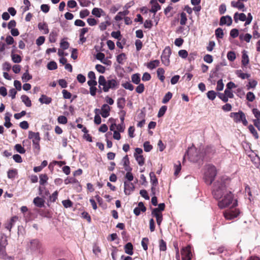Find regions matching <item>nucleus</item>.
<instances>
[{
	"label": "nucleus",
	"instance_id": "obj_1",
	"mask_svg": "<svg viewBox=\"0 0 260 260\" xmlns=\"http://www.w3.org/2000/svg\"><path fill=\"white\" fill-rule=\"evenodd\" d=\"M98 82L100 88L99 92L100 93L102 92V90L105 92H108L110 89H116L118 86V83L116 80L112 79L106 80L105 77L103 75L100 76Z\"/></svg>",
	"mask_w": 260,
	"mask_h": 260
},
{
	"label": "nucleus",
	"instance_id": "obj_2",
	"mask_svg": "<svg viewBox=\"0 0 260 260\" xmlns=\"http://www.w3.org/2000/svg\"><path fill=\"white\" fill-rule=\"evenodd\" d=\"M228 191L225 182L222 180H217L214 183L212 194L216 200H219Z\"/></svg>",
	"mask_w": 260,
	"mask_h": 260
},
{
	"label": "nucleus",
	"instance_id": "obj_3",
	"mask_svg": "<svg viewBox=\"0 0 260 260\" xmlns=\"http://www.w3.org/2000/svg\"><path fill=\"white\" fill-rule=\"evenodd\" d=\"M220 200L218 201V206L221 209L224 208L231 204H232V207L237 205V200L234 201L233 194L231 191L227 192Z\"/></svg>",
	"mask_w": 260,
	"mask_h": 260
},
{
	"label": "nucleus",
	"instance_id": "obj_4",
	"mask_svg": "<svg viewBox=\"0 0 260 260\" xmlns=\"http://www.w3.org/2000/svg\"><path fill=\"white\" fill-rule=\"evenodd\" d=\"M216 168L211 165H206L205 167L204 180L207 184L211 185L216 176Z\"/></svg>",
	"mask_w": 260,
	"mask_h": 260
},
{
	"label": "nucleus",
	"instance_id": "obj_5",
	"mask_svg": "<svg viewBox=\"0 0 260 260\" xmlns=\"http://www.w3.org/2000/svg\"><path fill=\"white\" fill-rule=\"evenodd\" d=\"M230 117L233 118L236 123L242 122L245 126L248 125V121L246 118L245 113L242 111H239L238 112H232L230 114Z\"/></svg>",
	"mask_w": 260,
	"mask_h": 260
},
{
	"label": "nucleus",
	"instance_id": "obj_6",
	"mask_svg": "<svg viewBox=\"0 0 260 260\" xmlns=\"http://www.w3.org/2000/svg\"><path fill=\"white\" fill-rule=\"evenodd\" d=\"M28 138L32 139L34 148L39 151L40 150V141L41 140L39 133L29 131L28 132Z\"/></svg>",
	"mask_w": 260,
	"mask_h": 260
},
{
	"label": "nucleus",
	"instance_id": "obj_7",
	"mask_svg": "<svg viewBox=\"0 0 260 260\" xmlns=\"http://www.w3.org/2000/svg\"><path fill=\"white\" fill-rule=\"evenodd\" d=\"M186 156H187L190 161L193 162L198 161L199 158L198 152L194 146H192L188 148V150L186 151L185 154L184 155L183 158L184 159H185V157H186Z\"/></svg>",
	"mask_w": 260,
	"mask_h": 260
},
{
	"label": "nucleus",
	"instance_id": "obj_8",
	"mask_svg": "<svg viewBox=\"0 0 260 260\" xmlns=\"http://www.w3.org/2000/svg\"><path fill=\"white\" fill-rule=\"evenodd\" d=\"M192 247L190 245L183 247L181 251L182 260H191L192 256Z\"/></svg>",
	"mask_w": 260,
	"mask_h": 260
},
{
	"label": "nucleus",
	"instance_id": "obj_9",
	"mask_svg": "<svg viewBox=\"0 0 260 260\" xmlns=\"http://www.w3.org/2000/svg\"><path fill=\"white\" fill-rule=\"evenodd\" d=\"M171 54V50L170 48L166 47L161 55V60L164 65L168 66L170 64V56Z\"/></svg>",
	"mask_w": 260,
	"mask_h": 260
},
{
	"label": "nucleus",
	"instance_id": "obj_10",
	"mask_svg": "<svg viewBox=\"0 0 260 260\" xmlns=\"http://www.w3.org/2000/svg\"><path fill=\"white\" fill-rule=\"evenodd\" d=\"M240 214V211L237 209H231L224 213V217L228 220L233 219L237 217Z\"/></svg>",
	"mask_w": 260,
	"mask_h": 260
},
{
	"label": "nucleus",
	"instance_id": "obj_11",
	"mask_svg": "<svg viewBox=\"0 0 260 260\" xmlns=\"http://www.w3.org/2000/svg\"><path fill=\"white\" fill-rule=\"evenodd\" d=\"M217 246V245H212V247H211L208 250L209 253L212 254H217L222 253L224 250L223 247H218Z\"/></svg>",
	"mask_w": 260,
	"mask_h": 260
},
{
	"label": "nucleus",
	"instance_id": "obj_12",
	"mask_svg": "<svg viewBox=\"0 0 260 260\" xmlns=\"http://www.w3.org/2000/svg\"><path fill=\"white\" fill-rule=\"evenodd\" d=\"M124 192L126 195L130 194L131 192L134 190L135 186L133 183L124 181Z\"/></svg>",
	"mask_w": 260,
	"mask_h": 260
},
{
	"label": "nucleus",
	"instance_id": "obj_13",
	"mask_svg": "<svg viewBox=\"0 0 260 260\" xmlns=\"http://www.w3.org/2000/svg\"><path fill=\"white\" fill-rule=\"evenodd\" d=\"M232 23V19L231 16L229 15H226L225 16H222L220 18L219 25H227L228 26H230Z\"/></svg>",
	"mask_w": 260,
	"mask_h": 260
},
{
	"label": "nucleus",
	"instance_id": "obj_14",
	"mask_svg": "<svg viewBox=\"0 0 260 260\" xmlns=\"http://www.w3.org/2000/svg\"><path fill=\"white\" fill-rule=\"evenodd\" d=\"M122 164L125 171H132V168L129 166L130 162L127 155H126L123 157L122 159Z\"/></svg>",
	"mask_w": 260,
	"mask_h": 260
},
{
	"label": "nucleus",
	"instance_id": "obj_15",
	"mask_svg": "<svg viewBox=\"0 0 260 260\" xmlns=\"http://www.w3.org/2000/svg\"><path fill=\"white\" fill-rule=\"evenodd\" d=\"M150 3L152 5L150 12L155 14L156 12L161 8L160 6L158 4L156 0H151Z\"/></svg>",
	"mask_w": 260,
	"mask_h": 260
},
{
	"label": "nucleus",
	"instance_id": "obj_16",
	"mask_svg": "<svg viewBox=\"0 0 260 260\" xmlns=\"http://www.w3.org/2000/svg\"><path fill=\"white\" fill-rule=\"evenodd\" d=\"M102 112L101 113L103 117L106 118L109 116L110 111V107L107 104H104L102 107Z\"/></svg>",
	"mask_w": 260,
	"mask_h": 260
},
{
	"label": "nucleus",
	"instance_id": "obj_17",
	"mask_svg": "<svg viewBox=\"0 0 260 260\" xmlns=\"http://www.w3.org/2000/svg\"><path fill=\"white\" fill-rule=\"evenodd\" d=\"M234 19L235 22H237L238 20L245 21L246 20V16L244 13H238L236 12L234 15Z\"/></svg>",
	"mask_w": 260,
	"mask_h": 260
},
{
	"label": "nucleus",
	"instance_id": "obj_18",
	"mask_svg": "<svg viewBox=\"0 0 260 260\" xmlns=\"http://www.w3.org/2000/svg\"><path fill=\"white\" fill-rule=\"evenodd\" d=\"M231 6L234 8H236L240 10H242V11H245V6L244 4L240 1L235 2L232 1L231 2Z\"/></svg>",
	"mask_w": 260,
	"mask_h": 260
},
{
	"label": "nucleus",
	"instance_id": "obj_19",
	"mask_svg": "<svg viewBox=\"0 0 260 260\" xmlns=\"http://www.w3.org/2000/svg\"><path fill=\"white\" fill-rule=\"evenodd\" d=\"M91 13L93 15L95 16L96 17H100L102 15H104L105 12L101 8H94L91 12Z\"/></svg>",
	"mask_w": 260,
	"mask_h": 260
},
{
	"label": "nucleus",
	"instance_id": "obj_20",
	"mask_svg": "<svg viewBox=\"0 0 260 260\" xmlns=\"http://www.w3.org/2000/svg\"><path fill=\"white\" fill-rule=\"evenodd\" d=\"M225 64L221 63L216 66L215 69L212 70L210 73L209 78H213L217 76V73L219 71L221 66H225Z\"/></svg>",
	"mask_w": 260,
	"mask_h": 260
},
{
	"label": "nucleus",
	"instance_id": "obj_21",
	"mask_svg": "<svg viewBox=\"0 0 260 260\" xmlns=\"http://www.w3.org/2000/svg\"><path fill=\"white\" fill-rule=\"evenodd\" d=\"M39 101L42 104H49L52 102V99L46 95L42 94Z\"/></svg>",
	"mask_w": 260,
	"mask_h": 260
},
{
	"label": "nucleus",
	"instance_id": "obj_22",
	"mask_svg": "<svg viewBox=\"0 0 260 260\" xmlns=\"http://www.w3.org/2000/svg\"><path fill=\"white\" fill-rule=\"evenodd\" d=\"M33 203L36 206L42 207L44 206L45 201L43 199L37 197L34 199Z\"/></svg>",
	"mask_w": 260,
	"mask_h": 260
},
{
	"label": "nucleus",
	"instance_id": "obj_23",
	"mask_svg": "<svg viewBox=\"0 0 260 260\" xmlns=\"http://www.w3.org/2000/svg\"><path fill=\"white\" fill-rule=\"evenodd\" d=\"M129 13V11L128 10H125L122 12H119L115 17V20L116 21H120L123 19V17L128 15Z\"/></svg>",
	"mask_w": 260,
	"mask_h": 260
},
{
	"label": "nucleus",
	"instance_id": "obj_24",
	"mask_svg": "<svg viewBox=\"0 0 260 260\" xmlns=\"http://www.w3.org/2000/svg\"><path fill=\"white\" fill-rule=\"evenodd\" d=\"M249 62V57L247 52L244 50L242 52V64L244 66H246Z\"/></svg>",
	"mask_w": 260,
	"mask_h": 260
},
{
	"label": "nucleus",
	"instance_id": "obj_25",
	"mask_svg": "<svg viewBox=\"0 0 260 260\" xmlns=\"http://www.w3.org/2000/svg\"><path fill=\"white\" fill-rule=\"evenodd\" d=\"M38 28L40 30H43L44 34H47L49 33V29L47 24L45 23L40 22L38 24Z\"/></svg>",
	"mask_w": 260,
	"mask_h": 260
},
{
	"label": "nucleus",
	"instance_id": "obj_26",
	"mask_svg": "<svg viewBox=\"0 0 260 260\" xmlns=\"http://www.w3.org/2000/svg\"><path fill=\"white\" fill-rule=\"evenodd\" d=\"M22 102L26 107H30L31 106V102L28 96L26 95H22L21 97Z\"/></svg>",
	"mask_w": 260,
	"mask_h": 260
},
{
	"label": "nucleus",
	"instance_id": "obj_27",
	"mask_svg": "<svg viewBox=\"0 0 260 260\" xmlns=\"http://www.w3.org/2000/svg\"><path fill=\"white\" fill-rule=\"evenodd\" d=\"M165 70L161 68H159L157 70V75L159 79L161 81L164 82L165 80L164 76Z\"/></svg>",
	"mask_w": 260,
	"mask_h": 260
},
{
	"label": "nucleus",
	"instance_id": "obj_28",
	"mask_svg": "<svg viewBox=\"0 0 260 260\" xmlns=\"http://www.w3.org/2000/svg\"><path fill=\"white\" fill-rule=\"evenodd\" d=\"M236 74L239 78H241L242 79H245L246 78H249L250 77V75L247 73H244L242 72L241 70H237L236 71Z\"/></svg>",
	"mask_w": 260,
	"mask_h": 260
},
{
	"label": "nucleus",
	"instance_id": "obj_29",
	"mask_svg": "<svg viewBox=\"0 0 260 260\" xmlns=\"http://www.w3.org/2000/svg\"><path fill=\"white\" fill-rule=\"evenodd\" d=\"M159 65V61L158 60H154L149 62L147 64V67L152 70Z\"/></svg>",
	"mask_w": 260,
	"mask_h": 260
},
{
	"label": "nucleus",
	"instance_id": "obj_30",
	"mask_svg": "<svg viewBox=\"0 0 260 260\" xmlns=\"http://www.w3.org/2000/svg\"><path fill=\"white\" fill-rule=\"evenodd\" d=\"M150 177V182L152 185L157 186L158 184L157 179L153 172H150L149 174Z\"/></svg>",
	"mask_w": 260,
	"mask_h": 260
},
{
	"label": "nucleus",
	"instance_id": "obj_31",
	"mask_svg": "<svg viewBox=\"0 0 260 260\" xmlns=\"http://www.w3.org/2000/svg\"><path fill=\"white\" fill-rule=\"evenodd\" d=\"M140 75L138 73L133 74L132 76V81L135 84H139L140 82Z\"/></svg>",
	"mask_w": 260,
	"mask_h": 260
},
{
	"label": "nucleus",
	"instance_id": "obj_32",
	"mask_svg": "<svg viewBox=\"0 0 260 260\" xmlns=\"http://www.w3.org/2000/svg\"><path fill=\"white\" fill-rule=\"evenodd\" d=\"M134 156L136 158V160L138 162L139 166H142L144 164V158L142 155H136V154H134Z\"/></svg>",
	"mask_w": 260,
	"mask_h": 260
},
{
	"label": "nucleus",
	"instance_id": "obj_33",
	"mask_svg": "<svg viewBox=\"0 0 260 260\" xmlns=\"http://www.w3.org/2000/svg\"><path fill=\"white\" fill-rule=\"evenodd\" d=\"M8 177L9 179H13L17 175V171L16 169H11L8 171Z\"/></svg>",
	"mask_w": 260,
	"mask_h": 260
},
{
	"label": "nucleus",
	"instance_id": "obj_34",
	"mask_svg": "<svg viewBox=\"0 0 260 260\" xmlns=\"http://www.w3.org/2000/svg\"><path fill=\"white\" fill-rule=\"evenodd\" d=\"M126 59V55L122 53L117 56L116 60L119 64H123L124 61Z\"/></svg>",
	"mask_w": 260,
	"mask_h": 260
},
{
	"label": "nucleus",
	"instance_id": "obj_35",
	"mask_svg": "<svg viewBox=\"0 0 260 260\" xmlns=\"http://www.w3.org/2000/svg\"><path fill=\"white\" fill-rule=\"evenodd\" d=\"M11 57L14 63H19L22 60V58L19 55L14 54L13 52L11 53Z\"/></svg>",
	"mask_w": 260,
	"mask_h": 260
},
{
	"label": "nucleus",
	"instance_id": "obj_36",
	"mask_svg": "<svg viewBox=\"0 0 260 260\" xmlns=\"http://www.w3.org/2000/svg\"><path fill=\"white\" fill-rule=\"evenodd\" d=\"M252 38V36L249 34H246L245 35H240L239 38L241 40H244L247 43H249Z\"/></svg>",
	"mask_w": 260,
	"mask_h": 260
},
{
	"label": "nucleus",
	"instance_id": "obj_37",
	"mask_svg": "<svg viewBox=\"0 0 260 260\" xmlns=\"http://www.w3.org/2000/svg\"><path fill=\"white\" fill-rule=\"evenodd\" d=\"M249 131L250 132V133L253 135V136L254 137V138L256 139H258V135L256 132V131L255 130V128L254 127V126L252 125V124H250L248 127Z\"/></svg>",
	"mask_w": 260,
	"mask_h": 260
},
{
	"label": "nucleus",
	"instance_id": "obj_38",
	"mask_svg": "<svg viewBox=\"0 0 260 260\" xmlns=\"http://www.w3.org/2000/svg\"><path fill=\"white\" fill-rule=\"evenodd\" d=\"M133 245H125L124 251L125 252L129 255L133 254Z\"/></svg>",
	"mask_w": 260,
	"mask_h": 260
},
{
	"label": "nucleus",
	"instance_id": "obj_39",
	"mask_svg": "<svg viewBox=\"0 0 260 260\" xmlns=\"http://www.w3.org/2000/svg\"><path fill=\"white\" fill-rule=\"evenodd\" d=\"M187 17L186 15L184 12H182L180 14V24L181 25H185L187 22Z\"/></svg>",
	"mask_w": 260,
	"mask_h": 260
},
{
	"label": "nucleus",
	"instance_id": "obj_40",
	"mask_svg": "<svg viewBox=\"0 0 260 260\" xmlns=\"http://www.w3.org/2000/svg\"><path fill=\"white\" fill-rule=\"evenodd\" d=\"M32 76L29 74L28 70H26L22 76V80L23 82H26L30 80Z\"/></svg>",
	"mask_w": 260,
	"mask_h": 260
},
{
	"label": "nucleus",
	"instance_id": "obj_41",
	"mask_svg": "<svg viewBox=\"0 0 260 260\" xmlns=\"http://www.w3.org/2000/svg\"><path fill=\"white\" fill-rule=\"evenodd\" d=\"M172 97V93L170 91L168 92L164 96V97L162 100V103L163 104L167 103L171 100Z\"/></svg>",
	"mask_w": 260,
	"mask_h": 260
},
{
	"label": "nucleus",
	"instance_id": "obj_42",
	"mask_svg": "<svg viewBox=\"0 0 260 260\" xmlns=\"http://www.w3.org/2000/svg\"><path fill=\"white\" fill-rule=\"evenodd\" d=\"M122 86L126 89L132 91L134 89V86L129 82H126L121 84Z\"/></svg>",
	"mask_w": 260,
	"mask_h": 260
},
{
	"label": "nucleus",
	"instance_id": "obj_43",
	"mask_svg": "<svg viewBox=\"0 0 260 260\" xmlns=\"http://www.w3.org/2000/svg\"><path fill=\"white\" fill-rule=\"evenodd\" d=\"M48 176L46 174H41L40 176V184L41 185H44L48 180Z\"/></svg>",
	"mask_w": 260,
	"mask_h": 260
},
{
	"label": "nucleus",
	"instance_id": "obj_44",
	"mask_svg": "<svg viewBox=\"0 0 260 260\" xmlns=\"http://www.w3.org/2000/svg\"><path fill=\"white\" fill-rule=\"evenodd\" d=\"M47 68L49 70H54L57 68V63L54 61H50L47 64Z\"/></svg>",
	"mask_w": 260,
	"mask_h": 260
},
{
	"label": "nucleus",
	"instance_id": "obj_45",
	"mask_svg": "<svg viewBox=\"0 0 260 260\" xmlns=\"http://www.w3.org/2000/svg\"><path fill=\"white\" fill-rule=\"evenodd\" d=\"M215 36L216 38L222 39L223 37L224 34L222 28L219 27L215 30Z\"/></svg>",
	"mask_w": 260,
	"mask_h": 260
},
{
	"label": "nucleus",
	"instance_id": "obj_46",
	"mask_svg": "<svg viewBox=\"0 0 260 260\" xmlns=\"http://www.w3.org/2000/svg\"><path fill=\"white\" fill-rule=\"evenodd\" d=\"M227 58L231 61L235 60L236 58L235 52L232 51H229L227 54Z\"/></svg>",
	"mask_w": 260,
	"mask_h": 260
},
{
	"label": "nucleus",
	"instance_id": "obj_47",
	"mask_svg": "<svg viewBox=\"0 0 260 260\" xmlns=\"http://www.w3.org/2000/svg\"><path fill=\"white\" fill-rule=\"evenodd\" d=\"M15 150L21 154H23L25 152V149L21 145V144H17L15 146Z\"/></svg>",
	"mask_w": 260,
	"mask_h": 260
},
{
	"label": "nucleus",
	"instance_id": "obj_48",
	"mask_svg": "<svg viewBox=\"0 0 260 260\" xmlns=\"http://www.w3.org/2000/svg\"><path fill=\"white\" fill-rule=\"evenodd\" d=\"M6 256V248L4 245H0V257L5 258Z\"/></svg>",
	"mask_w": 260,
	"mask_h": 260
},
{
	"label": "nucleus",
	"instance_id": "obj_49",
	"mask_svg": "<svg viewBox=\"0 0 260 260\" xmlns=\"http://www.w3.org/2000/svg\"><path fill=\"white\" fill-rule=\"evenodd\" d=\"M207 95L209 99L213 101L216 98V93L214 90H210L207 93Z\"/></svg>",
	"mask_w": 260,
	"mask_h": 260
},
{
	"label": "nucleus",
	"instance_id": "obj_50",
	"mask_svg": "<svg viewBox=\"0 0 260 260\" xmlns=\"http://www.w3.org/2000/svg\"><path fill=\"white\" fill-rule=\"evenodd\" d=\"M144 151L146 152H149L152 149V146L150 144L148 141L144 143L143 144Z\"/></svg>",
	"mask_w": 260,
	"mask_h": 260
},
{
	"label": "nucleus",
	"instance_id": "obj_51",
	"mask_svg": "<svg viewBox=\"0 0 260 260\" xmlns=\"http://www.w3.org/2000/svg\"><path fill=\"white\" fill-rule=\"evenodd\" d=\"M57 33L55 31H52L49 35V41L51 43H54L56 40Z\"/></svg>",
	"mask_w": 260,
	"mask_h": 260
},
{
	"label": "nucleus",
	"instance_id": "obj_52",
	"mask_svg": "<svg viewBox=\"0 0 260 260\" xmlns=\"http://www.w3.org/2000/svg\"><path fill=\"white\" fill-rule=\"evenodd\" d=\"M5 122L4 123V126L7 128H9L12 125V123L10 122L11 119L9 116L6 115L5 117Z\"/></svg>",
	"mask_w": 260,
	"mask_h": 260
},
{
	"label": "nucleus",
	"instance_id": "obj_53",
	"mask_svg": "<svg viewBox=\"0 0 260 260\" xmlns=\"http://www.w3.org/2000/svg\"><path fill=\"white\" fill-rule=\"evenodd\" d=\"M62 204L63 206L66 208L71 207L73 206V203L70 200H63L62 201Z\"/></svg>",
	"mask_w": 260,
	"mask_h": 260
},
{
	"label": "nucleus",
	"instance_id": "obj_54",
	"mask_svg": "<svg viewBox=\"0 0 260 260\" xmlns=\"http://www.w3.org/2000/svg\"><path fill=\"white\" fill-rule=\"evenodd\" d=\"M167 109V106H162L159 109V110L158 114H157V117H160L162 116L165 114V112H166Z\"/></svg>",
	"mask_w": 260,
	"mask_h": 260
},
{
	"label": "nucleus",
	"instance_id": "obj_55",
	"mask_svg": "<svg viewBox=\"0 0 260 260\" xmlns=\"http://www.w3.org/2000/svg\"><path fill=\"white\" fill-rule=\"evenodd\" d=\"M255 98V95L252 92H248L246 94V99L249 102H253Z\"/></svg>",
	"mask_w": 260,
	"mask_h": 260
},
{
	"label": "nucleus",
	"instance_id": "obj_56",
	"mask_svg": "<svg viewBox=\"0 0 260 260\" xmlns=\"http://www.w3.org/2000/svg\"><path fill=\"white\" fill-rule=\"evenodd\" d=\"M224 84L222 79L219 80L217 82V86L216 89L217 91H221L223 90Z\"/></svg>",
	"mask_w": 260,
	"mask_h": 260
},
{
	"label": "nucleus",
	"instance_id": "obj_57",
	"mask_svg": "<svg viewBox=\"0 0 260 260\" xmlns=\"http://www.w3.org/2000/svg\"><path fill=\"white\" fill-rule=\"evenodd\" d=\"M17 219V217H16V216L13 217L11 219L10 222L6 226V228L10 231L13 225V223L16 221Z\"/></svg>",
	"mask_w": 260,
	"mask_h": 260
},
{
	"label": "nucleus",
	"instance_id": "obj_58",
	"mask_svg": "<svg viewBox=\"0 0 260 260\" xmlns=\"http://www.w3.org/2000/svg\"><path fill=\"white\" fill-rule=\"evenodd\" d=\"M110 23L108 21L103 22H102L100 23V24L99 25V28L101 29V30L103 31V30H106L107 28V25H110Z\"/></svg>",
	"mask_w": 260,
	"mask_h": 260
},
{
	"label": "nucleus",
	"instance_id": "obj_59",
	"mask_svg": "<svg viewBox=\"0 0 260 260\" xmlns=\"http://www.w3.org/2000/svg\"><path fill=\"white\" fill-rule=\"evenodd\" d=\"M89 15V11L87 9L82 10L80 12V17L81 18H84Z\"/></svg>",
	"mask_w": 260,
	"mask_h": 260
},
{
	"label": "nucleus",
	"instance_id": "obj_60",
	"mask_svg": "<svg viewBox=\"0 0 260 260\" xmlns=\"http://www.w3.org/2000/svg\"><path fill=\"white\" fill-rule=\"evenodd\" d=\"M257 84V81H256L254 80H253L252 81H250L248 82V84L247 85V89H249L250 88H254L255 87Z\"/></svg>",
	"mask_w": 260,
	"mask_h": 260
},
{
	"label": "nucleus",
	"instance_id": "obj_61",
	"mask_svg": "<svg viewBox=\"0 0 260 260\" xmlns=\"http://www.w3.org/2000/svg\"><path fill=\"white\" fill-rule=\"evenodd\" d=\"M204 60L208 63H211L213 61V57L211 55L206 54L204 56Z\"/></svg>",
	"mask_w": 260,
	"mask_h": 260
},
{
	"label": "nucleus",
	"instance_id": "obj_62",
	"mask_svg": "<svg viewBox=\"0 0 260 260\" xmlns=\"http://www.w3.org/2000/svg\"><path fill=\"white\" fill-rule=\"evenodd\" d=\"M145 87L143 84H139V85L136 88V91L138 93H142L144 92Z\"/></svg>",
	"mask_w": 260,
	"mask_h": 260
},
{
	"label": "nucleus",
	"instance_id": "obj_63",
	"mask_svg": "<svg viewBox=\"0 0 260 260\" xmlns=\"http://www.w3.org/2000/svg\"><path fill=\"white\" fill-rule=\"evenodd\" d=\"M151 214L153 216L155 217L156 218H157L158 217H159L161 215H162L161 212L160 211H158V210L157 209V208H154L152 210Z\"/></svg>",
	"mask_w": 260,
	"mask_h": 260
},
{
	"label": "nucleus",
	"instance_id": "obj_64",
	"mask_svg": "<svg viewBox=\"0 0 260 260\" xmlns=\"http://www.w3.org/2000/svg\"><path fill=\"white\" fill-rule=\"evenodd\" d=\"M252 113L256 118L255 119H260V111L257 108L252 109Z\"/></svg>",
	"mask_w": 260,
	"mask_h": 260
}]
</instances>
